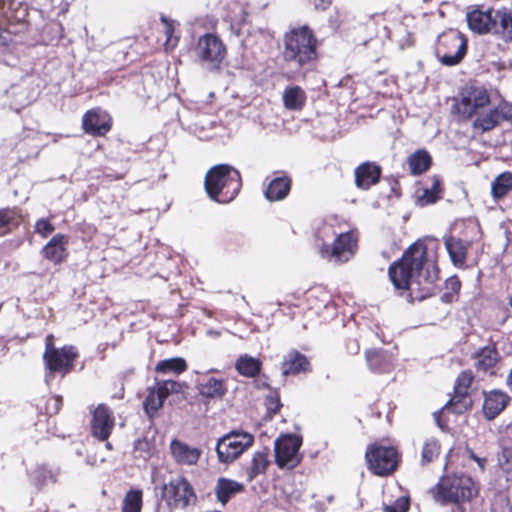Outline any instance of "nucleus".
<instances>
[{"mask_svg":"<svg viewBox=\"0 0 512 512\" xmlns=\"http://www.w3.org/2000/svg\"><path fill=\"white\" fill-rule=\"evenodd\" d=\"M437 250L436 244L418 239L389 265L388 278L398 296L409 303L431 296L432 286L440 272Z\"/></svg>","mask_w":512,"mask_h":512,"instance_id":"1","label":"nucleus"},{"mask_svg":"<svg viewBox=\"0 0 512 512\" xmlns=\"http://www.w3.org/2000/svg\"><path fill=\"white\" fill-rule=\"evenodd\" d=\"M491 97L484 87L470 86L462 89L453 99L451 113L459 122L472 120L471 127L478 135H483L508 122L512 125V103L503 101L485 113L479 110L490 105Z\"/></svg>","mask_w":512,"mask_h":512,"instance_id":"2","label":"nucleus"},{"mask_svg":"<svg viewBox=\"0 0 512 512\" xmlns=\"http://www.w3.org/2000/svg\"><path fill=\"white\" fill-rule=\"evenodd\" d=\"M282 58L299 70L313 71L319 61V40L307 24L290 27L283 34Z\"/></svg>","mask_w":512,"mask_h":512,"instance_id":"3","label":"nucleus"},{"mask_svg":"<svg viewBox=\"0 0 512 512\" xmlns=\"http://www.w3.org/2000/svg\"><path fill=\"white\" fill-rule=\"evenodd\" d=\"M428 493L442 506L453 504L459 507L478 496L479 486L467 474H448L442 476Z\"/></svg>","mask_w":512,"mask_h":512,"instance_id":"4","label":"nucleus"},{"mask_svg":"<svg viewBox=\"0 0 512 512\" xmlns=\"http://www.w3.org/2000/svg\"><path fill=\"white\" fill-rule=\"evenodd\" d=\"M242 188L240 172L229 164L211 167L204 178V189L208 197L220 204L232 202Z\"/></svg>","mask_w":512,"mask_h":512,"instance_id":"5","label":"nucleus"},{"mask_svg":"<svg viewBox=\"0 0 512 512\" xmlns=\"http://www.w3.org/2000/svg\"><path fill=\"white\" fill-rule=\"evenodd\" d=\"M44 344L42 360L46 382L54 380L57 376L64 378L74 371L76 361L80 356L76 346L66 344L56 347L53 334L46 335Z\"/></svg>","mask_w":512,"mask_h":512,"instance_id":"6","label":"nucleus"},{"mask_svg":"<svg viewBox=\"0 0 512 512\" xmlns=\"http://www.w3.org/2000/svg\"><path fill=\"white\" fill-rule=\"evenodd\" d=\"M402 461V454L396 446L383 445L380 442L369 444L365 451L367 469L375 476L393 475Z\"/></svg>","mask_w":512,"mask_h":512,"instance_id":"7","label":"nucleus"},{"mask_svg":"<svg viewBox=\"0 0 512 512\" xmlns=\"http://www.w3.org/2000/svg\"><path fill=\"white\" fill-rule=\"evenodd\" d=\"M196 61L208 71L219 72L228 55L223 40L214 33L201 35L194 47Z\"/></svg>","mask_w":512,"mask_h":512,"instance_id":"8","label":"nucleus"},{"mask_svg":"<svg viewBox=\"0 0 512 512\" xmlns=\"http://www.w3.org/2000/svg\"><path fill=\"white\" fill-rule=\"evenodd\" d=\"M468 40L464 34L456 29L442 32L436 41L435 53L439 61L445 66L459 64L467 53Z\"/></svg>","mask_w":512,"mask_h":512,"instance_id":"9","label":"nucleus"},{"mask_svg":"<svg viewBox=\"0 0 512 512\" xmlns=\"http://www.w3.org/2000/svg\"><path fill=\"white\" fill-rule=\"evenodd\" d=\"M460 230L458 234H450L444 238L445 248L448 252L452 264L459 268H466L468 251L473 244L469 232H474L473 225H466L464 221L455 223L454 231Z\"/></svg>","mask_w":512,"mask_h":512,"instance_id":"10","label":"nucleus"},{"mask_svg":"<svg viewBox=\"0 0 512 512\" xmlns=\"http://www.w3.org/2000/svg\"><path fill=\"white\" fill-rule=\"evenodd\" d=\"M254 444V436L245 431H231L221 437L216 452L221 463H231Z\"/></svg>","mask_w":512,"mask_h":512,"instance_id":"11","label":"nucleus"},{"mask_svg":"<svg viewBox=\"0 0 512 512\" xmlns=\"http://www.w3.org/2000/svg\"><path fill=\"white\" fill-rule=\"evenodd\" d=\"M302 446V438L294 434L283 435L276 439L274 444L275 463L280 469L292 470L302 461L303 456L299 452Z\"/></svg>","mask_w":512,"mask_h":512,"instance_id":"12","label":"nucleus"},{"mask_svg":"<svg viewBox=\"0 0 512 512\" xmlns=\"http://www.w3.org/2000/svg\"><path fill=\"white\" fill-rule=\"evenodd\" d=\"M357 248L358 235L355 231L350 230L340 233L331 245L323 243L320 247V254L325 259L345 263L354 256Z\"/></svg>","mask_w":512,"mask_h":512,"instance_id":"13","label":"nucleus"},{"mask_svg":"<svg viewBox=\"0 0 512 512\" xmlns=\"http://www.w3.org/2000/svg\"><path fill=\"white\" fill-rule=\"evenodd\" d=\"M183 385L174 380H163L156 382L155 386L148 387L146 397L143 401V410L147 417L152 421L160 409H162L165 400L172 393H179Z\"/></svg>","mask_w":512,"mask_h":512,"instance_id":"14","label":"nucleus"},{"mask_svg":"<svg viewBox=\"0 0 512 512\" xmlns=\"http://www.w3.org/2000/svg\"><path fill=\"white\" fill-rule=\"evenodd\" d=\"M164 499L170 508L185 509L196 502L197 496L188 479L179 476L164 486Z\"/></svg>","mask_w":512,"mask_h":512,"instance_id":"15","label":"nucleus"},{"mask_svg":"<svg viewBox=\"0 0 512 512\" xmlns=\"http://www.w3.org/2000/svg\"><path fill=\"white\" fill-rule=\"evenodd\" d=\"M90 434L97 441H107L116 425L114 412L105 403L90 408Z\"/></svg>","mask_w":512,"mask_h":512,"instance_id":"16","label":"nucleus"},{"mask_svg":"<svg viewBox=\"0 0 512 512\" xmlns=\"http://www.w3.org/2000/svg\"><path fill=\"white\" fill-rule=\"evenodd\" d=\"M112 127V116L100 107L91 108L82 116L81 128L92 137H105Z\"/></svg>","mask_w":512,"mask_h":512,"instance_id":"17","label":"nucleus"},{"mask_svg":"<svg viewBox=\"0 0 512 512\" xmlns=\"http://www.w3.org/2000/svg\"><path fill=\"white\" fill-rule=\"evenodd\" d=\"M382 176V167L374 161H364L354 169V184L359 190L367 191L377 185Z\"/></svg>","mask_w":512,"mask_h":512,"instance_id":"18","label":"nucleus"},{"mask_svg":"<svg viewBox=\"0 0 512 512\" xmlns=\"http://www.w3.org/2000/svg\"><path fill=\"white\" fill-rule=\"evenodd\" d=\"M198 395L205 403L222 400L228 393L227 380L214 376L205 377L196 384Z\"/></svg>","mask_w":512,"mask_h":512,"instance_id":"19","label":"nucleus"},{"mask_svg":"<svg viewBox=\"0 0 512 512\" xmlns=\"http://www.w3.org/2000/svg\"><path fill=\"white\" fill-rule=\"evenodd\" d=\"M68 243L69 237L67 235L57 233L41 249V255L48 262L61 265L69 256Z\"/></svg>","mask_w":512,"mask_h":512,"instance_id":"20","label":"nucleus"},{"mask_svg":"<svg viewBox=\"0 0 512 512\" xmlns=\"http://www.w3.org/2000/svg\"><path fill=\"white\" fill-rule=\"evenodd\" d=\"M510 403V396L499 389L483 392L482 413L485 419L491 421L499 416Z\"/></svg>","mask_w":512,"mask_h":512,"instance_id":"21","label":"nucleus"},{"mask_svg":"<svg viewBox=\"0 0 512 512\" xmlns=\"http://www.w3.org/2000/svg\"><path fill=\"white\" fill-rule=\"evenodd\" d=\"M170 453L177 464L192 466L198 463L202 451L199 448L192 447L181 440L173 439L170 442Z\"/></svg>","mask_w":512,"mask_h":512,"instance_id":"22","label":"nucleus"},{"mask_svg":"<svg viewBox=\"0 0 512 512\" xmlns=\"http://www.w3.org/2000/svg\"><path fill=\"white\" fill-rule=\"evenodd\" d=\"M466 18L468 27L480 35L488 34L491 32L493 25H495L492 9L483 11L479 7H475L467 12Z\"/></svg>","mask_w":512,"mask_h":512,"instance_id":"23","label":"nucleus"},{"mask_svg":"<svg viewBox=\"0 0 512 512\" xmlns=\"http://www.w3.org/2000/svg\"><path fill=\"white\" fill-rule=\"evenodd\" d=\"M473 358L475 359V368L477 371L494 375V369L500 361V354L496 345L491 344L478 349Z\"/></svg>","mask_w":512,"mask_h":512,"instance_id":"24","label":"nucleus"},{"mask_svg":"<svg viewBox=\"0 0 512 512\" xmlns=\"http://www.w3.org/2000/svg\"><path fill=\"white\" fill-rule=\"evenodd\" d=\"M308 358L297 350H291L284 356L281 362V370L284 376L297 375L310 371Z\"/></svg>","mask_w":512,"mask_h":512,"instance_id":"25","label":"nucleus"},{"mask_svg":"<svg viewBox=\"0 0 512 512\" xmlns=\"http://www.w3.org/2000/svg\"><path fill=\"white\" fill-rule=\"evenodd\" d=\"M244 490L245 487L242 483L226 477H219L214 488V494L217 501L224 506L235 495L242 493Z\"/></svg>","mask_w":512,"mask_h":512,"instance_id":"26","label":"nucleus"},{"mask_svg":"<svg viewBox=\"0 0 512 512\" xmlns=\"http://www.w3.org/2000/svg\"><path fill=\"white\" fill-rule=\"evenodd\" d=\"M369 368L376 373H387L392 368V355L382 348H372L365 351Z\"/></svg>","mask_w":512,"mask_h":512,"instance_id":"27","label":"nucleus"},{"mask_svg":"<svg viewBox=\"0 0 512 512\" xmlns=\"http://www.w3.org/2000/svg\"><path fill=\"white\" fill-rule=\"evenodd\" d=\"M291 187L292 179L289 176H278L269 182L264 195L270 202L281 201L289 195Z\"/></svg>","mask_w":512,"mask_h":512,"instance_id":"28","label":"nucleus"},{"mask_svg":"<svg viewBox=\"0 0 512 512\" xmlns=\"http://www.w3.org/2000/svg\"><path fill=\"white\" fill-rule=\"evenodd\" d=\"M23 222L21 208L17 206L0 209V236L7 235L16 230Z\"/></svg>","mask_w":512,"mask_h":512,"instance_id":"29","label":"nucleus"},{"mask_svg":"<svg viewBox=\"0 0 512 512\" xmlns=\"http://www.w3.org/2000/svg\"><path fill=\"white\" fill-rule=\"evenodd\" d=\"M269 465L270 459L268 448L255 452L252 455L250 464L245 468L247 482H252L259 475L265 474Z\"/></svg>","mask_w":512,"mask_h":512,"instance_id":"30","label":"nucleus"},{"mask_svg":"<svg viewBox=\"0 0 512 512\" xmlns=\"http://www.w3.org/2000/svg\"><path fill=\"white\" fill-rule=\"evenodd\" d=\"M495 25H493L494 35L501 38L506 43L512 42V14L507 9L497 10L494 15Z\"/></svg>","mask_w":512,"mask_h":512,"instance_id":"31","label":"nucleus"},{"mask_svg":"<svg viewBox=\"0 0 512 512\" xmlns=\"http://www.w3.org/2000/svg\"><path fill=\"white\" fill-rule=\"evenodd\" d=\"M432 156L426 149H417L407 157L410 174L413 176L427 172L432 166Z\"/></svg>","mask_w":512,"mask_h":512,"instance_id":"32","label":"nucleus"},{"mask_svg":"<svg viewBox=\"0 0 512 512\" xmlns=\"http://www.w3.org/2000/svg\"><path fill=\"white\" fill-rule=\"evenodd\" d=\"M431 180L432 186L422 189L421 194L417 196V204L419 206L435 204L443 197L444 185L442 178L439 175H433Z\"/></svg>","mask_w":512,"mask_h":512,"instance_id":"33","label":"nucleus"},{"mask_svg":"<svg viewBox=\"0 0 512 512\" xmlns=\"http://www.w3.org/2000/svg\"><path fill=\"white\" fill-rule=\"evenodd\" d=\"M473 404L472 395L453 392L441 411H448L452 414L461 415L471 410Z\"/></svg>","mask_w":512,"mask_h":512,"instance_id":"34","label":"nucleus"},{"mask_svg":"<svg viewBox=\"0 0 512 512\" xmlns=\"http://www.w3.org/2000/svg\"><path fill=\"white\" fill-rule=\"evenodd\" d=\"M306 99L305 91L297 85L288 86L283 92V104L289 110H301Z\"/></svg>","mask_w":512,"mask_h":512,"instance_id":"35","label":"nucleus"},{"mask_svg":"<svg viewBox=\"0 0 512 512\" xmlns=\"http://www.w3.org/2000/svg\"><path fill=\"white\" fill-rule=\"evenodd\" d=\"M236 371L248 378H254L258 376L262 369V362L249 355H241L235 363Z\"/></svg>","mask_w":512,"mask_h":512,"instance_id":"36","label":"nucleus"},{"mask_svg":"<svg viewBox=\"0 0 512 512\" xmlns=\"http://www.w3.org/2000/svg\"><path fill=\"white\" fill-rule=\"evenodd\" d=\"M188 369L186 360L182 357H173L169 359L160 360L154 368L158 374H174L180 375Z\"/></svg>","mask_w":512,"mask_h":512,"instance_id":"37","label":"nucleus"},{"mask_svg":"<svg viewBox=\"0 0 512 512\" xmlns=\"http://www.w3.org/2000/svg\"><path fill=\"white\" fill-rule=\"evenodd\" d=\"M3 16L8 25L22 24L26 21L28 10L21 2L9 1Z\"/></svg>","mask_w":512,"mask_h":512,"instance_id":"38","label":"nucleus"},{"mask_svg":"<svg viewBox=\"0 0 512 512\" xmlns=\"http://www.w3.org/2000/svg\"><path fill=\"white\" fill-rule=\"evenodd\" d=\"M143 491L140 488L129 489L122 500L120 512H142Z\"/></svg>","mask_w":512,"mask_h":512,"instance_id":"39","label":"nucleus"},{"mask_svg":"<svg viewBox=\"0 0 512 512\" xmlns=\"http://www.w3.org/2000/svg\"><path fill=\"white\" fill-rule=\"evenodd\" d=\"M461 287L462 283L457 275L447 278L444 283V291L440 296L441 301L445 304L457 302L460 298Z\"/></svg>","mask_w":512,"mask_h":512,"instance_id":"40","label":"nucleus"},{"mask_svg":"<svg viewBox=\"0 0 512 512\" xmlns=\"http://www.w3.org/2000/svg\"><path fill=\"white\" fill-rule=\"evenodd\" d=\"M497 467L507 483H512V446H504L497 454Z\"/></svg>","mask_w":512,"mask_h":512,"instance_id":"41","label":"nucleus"},{"mask_svg":"<svg viewBox=\"0 0 512 512\" xmlns=\"http://www.w3.org/2000/svg\"><path fill=\"white\" fill-rule=\"evenodd\" d=\"M492 195L496 199L503 198L512 190V173L503 172L492 182Z\"/></svg>","mask_w":512,"mask_h":512,"instance_id":"42","label":"nucleus"},{"mask_svg":"<svg viewBox=\"0 0 512 512\" xmlns=\"http://www.w3.org/2000/svg\"><path fill=\"white\" fill-rule=\"evenodd\" d=\"M475 376L471 370L461 371L455 379L453 392L472 395V384Z\"/></svg>","mask_w":512,"mask_h":512,"instance_id":"43","label":"nucleus"},{"mask_svg":"<svg viewBox=\"0 0 512 512\" xmlns=\"http://www.w3.org/2000/svg\"><path fill=\"white\" fill-rule=\"evenodd\" d=\"M441 452V444L435 438L427 439L422 447L421 463L423 465L429 464L436 460Z\"/></svg>","mask_w":512,"mask_h":512,"instance_id":"44","label":"nucleus"},{"mask_svg":"<svg viewBox=\"0 0 512 512\" xmlns=\"http://www.w3.org/2000/svg\"><path fill=\"white\" fill-rule=\"evenodd\" d=\"M31 480L37 489H41L49 481L56 482V478L52 471L44 465L37 466L31 472Z\"/></svg>","mask_w":512,"mask_h":512,"instance_id":"45","label":"nucleus"},{"mask_svg":"<svg viewBox=\"0 0 512 512\" xmlns=\"http://www.w3.org/2000/svg\"><path fill=\"white\" fill-rule=\"evenodd\" d=\"M264 405L270 418H273L280 412L283 404L280 399L279 389H270V392L264 398Z\"/></svg>","mask_w":512,"mask_h":512,"instance_id":"46","label":"nucleus"},{"mask_svg":"<svg viewBox=\"0 0 512 512\" xmlns=\"http://www.w3.org/2000/svg\"><path fill=\"white\" fill-rule=\"evenodd\" d=\"M63 406V398L60 395H51L45 399L43 412L51 417L57 415Z\"/></svg>","mask_w":512,"mask_h":512,"instance_id":"47","label":"nucleus"},{"mask_svg":"<svg viewBox=\"0 0 512 512\" xmlns=\"http://www.w3.org/2000/svg\"><path fill=\"white\" fill-rule=\"evenodd\" d=\"M410 509V497L408 495L398 497L392 504L384 505V512H408Z\"/></svg>","mask_w":512,"mask_h":512,"instance_id":"48","label":"nucleus"},{"mask_svg":"<svg viewBox=\"0 0 512 512\" xmlns=\"http://www.w3.org/2000/svg\"><path fill=\"white\" fill-rule=\"evenodd\" d=\"M54 230L55 227L49 219L41 218L35 223V232L43 238H47Z\"/></svg>","mask_w":512,"mask_h":512,"instance_id":"49","label":"nucleus"},{"mask_svg":"<svg viewBox=\"0 0 512 512\" xmlns=\"http://www.w3.org/2000/svg\"><path fill=\"white\" fill-rule=\"evenodd\" d=\"M313 6L318 11H326L332 5L333 0H312Z\"/></svg>","mask_w":512,"mask_h":512,"instance_id":"50","label":"nucleus"},{"mask_svg":"<svg viewBox=\"0 0 512 512\" xmlns=\"http://www.w3.org/2000/svg\"><path fill=\"white\" fill-rule=\"evenodd\" d=\"M254 385H255V388L258 390L268 389L270 391V389H272L268 383V377H266V376H264L263 378H260V379H256L254 381Z\"/></svg>","mask_w":512,"mask_h":512,"instance_id":"51","label":"nucleus"},{"mask_svg":"<svg viewBox=\"0 0 512 512\" xmlns=\"http://www.w3.org/2000/svg\"><path fill=\"white\" fill-rule=\"evenodd\" d=\"M347 349L350 354L356 355L360 351V345L357 340L351 339L347 342Z\"/></svg>","mask_w":512,"mask_h":512,"instance_id":"52","label":"nucleus"},{"mask_svg":"<svg viewBox=\"0 0 512 512\" xmlns=\"http://www.w3.org/2000/svg\"><path fill=\"white\" fill-rule=\"evenodd\" d=\"M479 467V469L484 472L487 465V459L485 457H478L475 461Z\"/></svg>","mask_w":512,"mask_h":512,"instance_id":"53","label":"nucleus"},{"mask_svg":"<svg viewBox=\"0 0 512 512\" xmlns=\"http://www.w3.org/2000/svg\"><path fill=\"white\" fill-rule=\"evenodd\" d=\"M466 452L468 457L473 461H476V459L479 457L475 454L474 450L468 446L466 447Z\"/></svg>","mask_w":512,"mask_h":512,"instance_id":"54","label":"nucleus"},{"mask_svg":"<svg viewBox=\"0 0 512 512\" xmlns=\"http://www.w3.org/2000/svg\"><path fill=\"white\" fill-rule=\"evenodd\" d=\"M507 384L512 389V370L510 371V373L507 377Z\"/></svg>","mask_w":512,"mask_h":512,"instance_id":"55","label":"nucleus"},{"mask_svg":"<svg viewBox=\"0 0 512 512\" xmlns=\"http://www.w3.org/2000/svg\"><path fill=\"white\" fill-rule=\"evenodd\" d=\"M105 442V448L109 451H112L113 450V445L111 444V442H109V439L107 441H104Z\"/></svg>","mask_w":512,"mask_h":512,"instance_id":"56","label":"nucleus"},{"mask_svg":"<svg viewBox=\"0 0 512 512\" xmlns=\"http://www.w3.org/2000/svg\"><path fill=\"white\" fill-rule=\"evenodd\" d=\"M171 31H172V27H171V25H168V27H167V34H170Z\"/></svg>","mask_w":512,"mask_h":512,"instance_id":"57","label":"nucleus"},{"mask_svg":"<svg viewBox=\"0 0 512 512\" xmlns=\"http://www.w3.org/2000/svg\"><path fill=\"white\" fill-rule=\"evenodd\" d=\"M509 305H510V307H511V309H512V295H511V296H510V298H509Z\"/></svg>","mask_w":512,"mask_h":512,"instance_id":"58","label":"nucleus"},{"mask_svg":"<svg viewBox=\"0 0 512 512\" xmlns=\"http://www.w3.org/2000/svg\"><path fill=\"white\" fill-rule=\"evenodd\" d=\"M0 512H5V510L2 507H0Z\"/></svg>","mask_w":512,"mask_h":512,"instance_id":"59","label":"nucleus"}]
</instances>
